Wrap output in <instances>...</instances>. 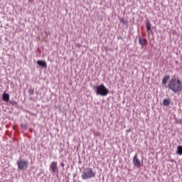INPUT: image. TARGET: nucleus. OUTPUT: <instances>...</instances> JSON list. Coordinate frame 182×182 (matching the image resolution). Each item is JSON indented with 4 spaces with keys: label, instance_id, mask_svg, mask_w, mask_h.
Returning <instances> with one entry per match:
<instances>
[{
    "label": "nucleus",
    "instance_id": "nucleus-1",
    "mask_svg": "<svg viewBox=\"0 0 182 182\" xmlns=\"http://www.w3.org/2000/svg\"><path fill=\"white\" fill-rule=\"evenodd\" d=\"M168 87L173 93H180V92H182L181 80L177 78H172L168 82Z\"/></svg>",
    "mask_w": 182,
    "mask_h": 182
},
{
    "label": "nucleus",
    "instance_id": "nucleus-2",
    "mask_svg": "<svg viewBox=\"0 0 182 182\" xmlns=\"http://www.w3.org/2000/svg\"><path fill=\"white\" fill-rule=\"evenodd\" d=\"M82 180H87V178H93L96 177V173L93 171V168L87 167L85 168L81 175Z\"/></svg>",
    "mask_w": 182,
    "mask_h": 182
},
{
    "label": "nucleus",
    "instance_id": "nucleus-3",
    "mask_svg": "<svg viewBox=\"0 0 182 182\" xmlns=\"http://www.w3.org/2000/svg\"><path fill=\"white\" fill-rule=\"evenodd\" d=\"M96 94L100 95V96H107L109 95V90L102 84L96 87Z\"/></svg>",
    "mask_w": 182,
    "mask_h": 182
},
{
    "label": "nucleus",
    "instance_id": "nucleus-4",
    "mask_svg": "<svg viewBox=\"0 0 182 182\" xmlns=\"http://www.w3.org/2000/svg\"><path fill=\"white\" fill-rule=\"evenodd\" d=\"M17 166L19 170H26L28 168V161L19 160L17 162Z\"/></svg>",
    "mask_w": 182,
    "mask_h": 182
},
{
    "label": "nucleus",
    "instance_id": "nucleus-5",
    "mask_svg": "<svg viewBox=\"0 0 182 182\" xmlns=\"http://www.w3.org/2000/svg\"><path fill=\"white\" fill-rule=\"evenodd\" d=\"M50 169L51 170V173H59V168H58V162L53 161L50 165Z\"/></svg>",
    "mask_w": 182,
    "mask_h": 182
},
{
    "label": "nucleus",
    "instance_id": "nucleus-6",
    "mask_svg": "<svg viewBox=\"0 0 182 182\" xmlns=\"http://www.w3.org/2000/svg\"><path fill=\"white\" fill-rule=\"evenodd\" d=\"M133 164L135 167H137V168H140L141 166V162L139 159V156H137V154H136L133 158Z\"/></svg>",
    "mask_w": 182,
    "mask_h": 182
},
{
    "label": "nucleus",
    "instance_id": "nucleus-7",
    "mask_svg": "<svg viewBox=\"0 0 182 182\" xmlns=\"http://www.w3.org/2000/svg\"><path fill=\"white\" fill-rule=\"evenodd\" d=\"M170 80V75H166L162 79V85L165 86V87H168L167 86V82Z\"/></svg>",
    "mask_w": 182,
    "mask_h": 182
},
{
    "label": "nucleus",
    "instance_id": "nucleus-8",
    "mask_svg": "<svg viewBox=\"0 0 182 182\" xmlns=\"http://www.w3.org/2000/svg\"><path fill=\"white\" fill-rule=\"evenodd\" d=\"M37 64L38 65V66H41V68H48V64L46 63V61H45V60H39L37 61Z\"/></svg>",
    "mask_w": 182,
    "mask_h": 182
},
{
    "label": "nucleus",
    "instance_id": "nucleus-9",
    "mask_svg": "<svg viewBox=\"0 0 182 182\" xmlns=\"http://www.w3.org/2000/svg\"><path fill=\"white\" fill-rule=\"evenodd\" d=\"M147 42V40L146 38H141V37L139 38V43L141 45V46H144Z\"/></svg>",
    "mask_w": 182,
    "mask_h": 182
},
{
    "label": "nucleus",
    "instance_id": "nucleus-10",
    "mask_svg": "<svg viewBox=\"0 0 182 182\" xmlns=\"http://www.w3.org/2000/svg\"><path fill=\"white\" fill-rule=\"evenodd\" d=\"M2 97L4 102H9V94L4 93Z\"/></svg>",
    "mask_w": 182,
    "mask_h": 182
},
{
    "label": "nucleus",
    "instance_id": "nucleus-11",
    "mask_svg": "<svg viewBox=\"0 0 182 182\" xmlns=\"http://www.w3.org/2000/svg\"><path fill=\"white\" fill-rule=\"evenodd\" d=\"M176 154H179V156H182V146H178L177 147V151H176Z\"/></svg>",
    "mask_w": 182,
    "mask_h": 182
},
{
    "label": "nucleus",
    "instance_id": "nucleus-12",
    "mask_svg": "<svg viewBox=\"0 0 182 182\" xmlns=\"http://www.w3.org/2000/svg\"><path fill=\"white\" fill-rule=\"evenodd\" d=\"M163 105H164V106H170V100L164 99L163 100Z\"/></svg>",
    "mask_w": 182,
    "mask_h": 182
},
{
    "label": "nucleus",
    "instance_id": "nucleus-13",
    "mask_svg": "<svg viewBox=\"0 0 182 182\" xmlns=\"http://www.w3.org/2000/svg\"><path fill=\"white\" fill-rule=\"evenodd\" d=\"M146 31L147 32H150V31H151V24L150 23V21H147L146 23Z\"/></svg>",
    "mask_w": 182,
    "mask_h": 182
},
{
    "label": "nucleus",
    "instance_id": "nucleus-14",
    "mask_svg": "<svg viewBox=\"0 0 182 182\" xmlns=\"http://www.w3.org/2000/svg\"><path fill=\"white\" fill-rule=\"evenodd\" d=\"M34 92H35V90H33V89L28 90L29 95H33Z\"/></svg>",
    "mask_w": 182,
    "mask_h": 182
},
{
    "label": "nucleus",
    "instance_id": "nucleus-15",
    "mask_svg": "<svg viewBox=\"0 0 182 182\" xmlns=\"http://www.w3.org/2000/svg\"><path fill=\"white\" fill-rule=\"evenodd\" d=\"M122 21V23H124H124H125V22H126V21H125L124 19H123V18L122 19V21Z\"/></svg>",
    "mask_w": 182,
    "mask_h": 182
},
{
    "label": "nucleus",
    "instance_id": "nucleus-16",
    "mask_svg": "<svg viewBox=\"0 0 182 182\" xmlns=\"http://www.w3.org/2000/svg\"><path fill=\"white\" fill-rule=\"evenodd\" d=\"M61 166H62V167H65V164L62 163V164H61Z\"/></svg>",
    "mask_w": 182,
    "mask_h": 182
},
{
    "label": "nucleus",
    "instance_id": "nucleus-17",
    "mask_svg": "<svg viewBox=\"0 0 182 182\" xmlns=\"http://www.w3.org/2000/svg\"><path fill=\"white\" fill-rule=\"evenodd\" d=\"M28 2H31V1H32V0H28Z\"/></svg>",
    "mask_w": 182,
    "mask_h": 182
},
{
    "label": "nucleus",
    "instance_id": "nucleus-18",
    "mask_svg": "<svg viewBox=\"0 0 182 182\" xmlns=\"http://www.w3.org/2000/svg\"><path fill=\"white\" fill-rule=\"evenodd\" d=\"M79 48L80 47V44H78Z\"/></svg>",
    "mask_w": 182,
    "mask_h": 182
}]
</instances>
